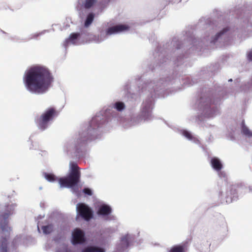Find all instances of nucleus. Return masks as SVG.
I'll return each instance as SVG.
<instances>
[{
    "label": "nucleus",
    "instance_id": "f257e3e1",
    "mask_svg": "<svg viewBox=\"0 0 252 252\" xmlns=\"http://www.w3.org/2000/svg\"><path fill=\"white\" fill-rule=\"evenodd\" d=\"M23 81L26 88L29 92L35 94H43L51 86L54 77L47 68L35 66L28 70Z\"/></svg>",
    "mask_w": 252,
    "mask_h": 252
},
{
    "label": "nucleus",
    "instance_id": "f03ea898",
    "mask_svg": "<svg viewBox=\"0 0 252 252\" xmlns=\"http://www.w3.org/2000/svg\"><path fill=\"white\" fill-rule=\"evenodd\" d=\"M12 214L11 207L5 206L0 209V227L2 232L6 233L5 235L0 237V252H10L11 250L16 249V241L14 239L10 243H9L10 233L11 228L8 225V218Z\"/></svg>",
    "mask_w": 252,
    "mask_h": 252
},
{
    "label": "nucleus",
    "instance_id": "7ed1b4c3",
    "mask_svg": "<svg viewBox=\"0 0 252 252\" xmlns=\"http://www.w3.org/2000/svg\"><path fill=\"white\" fill-rule=\"evenodd\" d=\"M81 172L80 168L75 163L70 164V171L67 177L61 178L59 182L61 187L73 188L80 182Z\"/></svg>",
    "mask_w": 252,
    "mask_h": 252
},
{
    "label": "nucleus",
    "instance_id": "20e7f679",
    "mask_svg": "<svg viewBox=\"0 0 252 252\" xmlns=\"http://www.w3.org/2000/svg\"><path fill=\"white\" fill-rule=\"evenodd\" d=\"M58 114L59 112L55 108H48L40 116L36 117L35 119V123L40 129L44 130Z\"/></svg>",
    "mask_w": 252,
    "mask_h": 252
},
{
    "label": "nucleus",
    "instance_id": "39448f33",
    "mask_svg": "<svg viewBox=\"0 0 252 252\" xmlns=\"http://www.w3.org/2000/svg\"><path fill=\"white\" fill-rule=\"evenodd\" d=\"M77 211L78 214L87 221L90 220L93 217V213L92 209L84 203L77 204Z\"/></svg>",
    "mask_w": 252,
    "mask_h": 252
},
{
    "label": "nucleus",
    "instance_id": "423d86ee",
    "mask_svg": "<svg viewBox=\"0 0 252 252\" xmlns=\"http://www.w3.org/2000/svg\"><path fill=\"white\" fill-rule=\"evenodd\" d=\"M85 242V234L80 229H75L72 233V242L74 245L83 244Z\"/></svg>",
    "mask_w": 252,
    "mask_h": 252
},
{
    "label": "nucleus",
    "instance_id": "0eeeda50",
    "mask_svg": "<svg viewBox=\"0 0 252 252\" xmlns=\"http://www.w3.org/2000/svg\"><path fill=\"white\" fill-rule=\"evenodd\" d=\"M129 29V26L126 25L119 24L108 28L106 33L107 35H111L127 31Z\"/></svg>",
    "mask_w": 252,
    "mask_h": 252
},
{
    "label": "nucleus",
    "instance_id": "6e6552de",
    "mask_svg": "<svg viewBox=\"0 0 252 252\" xmlns=\"http://www.w3.org/2000/svg\"><path fill=\"white\" fill-rule=\"evenodd\" d=\"M112 212L111 208L108 205L103 204L101 205L97 212L98 215L107 216Z\"/></svg>",
    "mask_w": 252,
    "mask_h": 252
},
{
    "label": "nucleus",
    "instance_id": "1a4fd4ad",
    "mask_svg": "<svg viewBox=\"0 0 252 252\" xmlns=\"http://www.w3.org/2000/svg\"><path fill=\"white\" fill-rule=\"evenodd\" d=\"M210 163L212 167L217 171H220L222 168V164L218 158L214 157L212 158Z\"/></svg>",
    "mask_w": 252,
    "mask_h": 252
},
{
    "label": "nucleus",
    "instance_id": "9d476101",
    "mask_svg": "<svg viewBox=\"0 0 252 252\" xmlns=\"http://www.w3.org/2000/svg\"><path fill=\"white\" fill-rule=\"evenodd\" d=\"M131 239L130 236L128 234H126L123 236L121 238L120 245L122 248H126L128 247L129 242Z\"/></svg>",
    "mask_w": 252,
    "mask_h": 252
},
{
    "label": "nucleus",
    "instance_id": "9b49d317",
    "mask_svg": "<svg viewBox=\"0 0 252 252\" xmlns=\"http://www.w3.org/2000/svg\"><path fill=\"white\" fill-rule=\"evenodd\" d=\"M187 250V246L185 244L177 245L171 247L168 252H186Z\"/></svg>",
    "mask_w": 252,
    "mask_h": 252
},
{
    "label": "nucleus",
    "instance_id": "f8f14e48",
    "mask_svg": "<svg viewBox=\"0 0 252 252\" xmlns=\"http://www.w3.org/2000/svg\"><path fill=\"white\" fill-rule=\"evenodd\" d=\"M241 132L245 136L248 137H252V132L245 126L244 121L242 123Z\"/></svg>",
    "mask_w": 252,
    "mask_h": 252
},
{
    "label": "nucleus",
    "instance_id": "ddd939ff",
    "mask_svg": "<svg viewBox=\"0 0 252 252\" xmlns=\"http://www.w3.org/2000/svg\"><path fill=\"white\" fill-rule=\"evenodd\" d=\"M82 252H104V250L99 247L91 246L86 248Z\"/></svg>",
    "mask_w": 252,
    "mask_h": 252
},
{
    "label": "nucleus",
    "instance_id": "4468645a",
    "mask_svg": "<svg viewBox=\"0 0 252 252\" xmlns=\"http://www.w3.org/2000/svg\"><path fill=\"white\" fill-rule=\"evenodd\" d=\"M43 232L45 234L51 233L54 230V226L52 224H49L42 227Z\"/></svg>",
    "mask_w": 252,
    "mask_h": 252
},
{
    "label": "nucleus",
    "instance_id": "2eb2a0df",
    "mask_svg": "<svg viewBox=\"0 0 252 252\" xmlns=\"http://www.w3.org/2000/svg\"><path fill=\"white\" fill-rule=\"evenodd\" d=\"M94 15L93 13L88 14L85 22V26L86 27H88L92 23L94 19Z\"/></svg>",
    "mask_w": 252,
    "mask_h": 252
},
{
    "label": "nucleus",
    "instance_id": "dca6fc26",
    "mask_svg": "<svg viewBox=\"0 0 252 252\" xmlns=\"http://www.w3.org/2000/svg\"><path fill=\"white\" fill-rule=\"evenodd\" d=\"M146 108H144L143 110V117L144 118V120H148L150 119L151 116V112L149 110H147Z\"/></svg>",
    "mask_w": 252,
    "mask_h": 252
},
{
    "label": "nucleus",
    "instance_id": "f3484780",
    "mask_svg": "<svg viewBox=\"0 0 252 252\" xmlns=\"http://www.w3.org/2000/svg\"><path fill=\"white\" fill-rule=\"evenodd\" d=\"M96 0H85L84 6L86 8H91L95 2Z\"/></svg>",
    "mask_w": 252,
    "mask_h": 252
},
{
    "label": "nucleus",
    "instance_id": "a211bd4d",
    "mask_svg": "<svg viewBox=\"0 0 252 252\" xmlns=\"http://www.w3.org/2000/svg\"><path fill=\"white\" fill-rule=\"evenodd\" d=\"M45 178L49 182H54L56 180V178L54 174L45 173Z\"/></svg>",
    "mask_w": 252,
    "mask_h": 252
},
{
    "label": "nucleus",
    "instance_id": "6ab92c4d",
    "mask_svg": "<svg viewBox=\"0 0 252 252\" xmlns=\"http://www.w3.org/2000/svg\"><path fill=\"white\" fill-rule=\"evenodd\" d=\"M228 30H229V29L228 28H224L222 31H221V32H220L216 34L215 39L212 41V42H215L216 41H217L218 39V38H219V37L220 36H221V35L224 34V32H227Z\"/></svg>",
    "mask_w": 252,
    "mask_h": 252
},
{
    "label": "nucleus",
    "instance_id": "aec40b11",
    "mask_svg": "<svg viewBox=\"0 0 252 252\" xmlns=\"http://www.w3.org/2000/svg\"><path fill=\"white\" fill-rule=\"evenodd\" d=\"M80 34L79 33H72L70 34L69 37V40L70 41H74L76 40L79 36Z\"/></svg>",
    "mask_w": 252,
    "mask_h": 252
},
{
    "label": "nucleus",
    "instance_id": "412c9836",
    "mask_svg": "<svg viewBox=\"0 0 252 252\" xmlns=\"http://www.w3.org/2000/svg\"><path fill=\"white\" fill-rule=\"evenodd\" d=\"M115 108L118 111H122L125 108V104L122 102H117L115 103Z\"/></svg>",
    "mask_w": 252,
    "mask_h": 252
},
{
    "label": "nucleus",
    "instance_id": "4be33fe9",
    "mask_svg": "<svg viewBox=\"0 0 252 252\" xmlns=\"http://www.w3.org/2000/svg\"><path fill=\"white\" fill-rule=\"evenodd\" d=\"M183 134L188 139L191 140L192 139V136L190 133L187 130H184L183 132Z\"/></svg>",
    "mask_w": 252,
    "mask_h": 252
},
{
    "label": "nucleus",
    "instance_id": "5701e85b",
    "mask_svg": "<svg viewBox=\"0 0 252 252\" xmlns=\"http://www.w3.org/2000/svg\"><path fill=\"white\" fill-rule=\"evenodd\" d=\"M83 192L88 195H92L93 194L92 191L91 189L89 188H84L83 190Z\"/></svg>",
    "mask_w": 252,
    "mask_h": 252
},
{
    "label": "nucleus",
    "instance_id": "b1692460",
    "mask_svg": "<svg viewBox=\"0 0 252 252\" xmlns=\"http://www.w3.org/2000/svg\"><path fill=\"white\" fill-rule=\"evenodd\" d=\"M219 176L221 178H224L225 179H227V176H226V174L224 173V172H220L219 173Z\"/></svg>",
    "mask_w": 252,
    "mask_h": 252
},
{
    "label": "nucleus",
    "instance_id": "393cba45",
    "mask_svg": "<svg viewBox=\"0 0 252 252\" xmlns=\"http://www.w3.org/2000/svg\"><path fill=\"white\" fill-rule=\"evenodd\" d=\"M248 57L249 60L252 61V51L249 53Z\"/></svg>",
    "mask_w": 252,
    "mask_h": 252
},
{
    "label": "nucleus",
    "instance_id": "a878e982",
    "mask_svg": "<svg viewBox=\"0 0 252 252\" xmlns=\"http://www.w3.org/2000/svg\"><path fill=\"white\" fill-rule=\"evenodd\" d=\"M95 122V119H93L91 122V125H92Z\"/></svg>",
    "mask_w": 252,
    "mask_h": 252
},
{
    "label": "nucleus",
    "instance_id": "bb28decb",
    "mask_svg": "<svg viewBox=\"0 0 252 252\" xmlns=\"http://www.w3.org/2000/svg\"><path fill=\"white\" fill-rule=\"evenodd\" d=\"M89 139L92 140V139H93V138H87V140H86V141H87V140H89Z\"/></svg>",
    "mask_w": 252,
    "mask_h": 252
},
{
    "label": "nucleus",
    "instance_id": "cd10ccee",
    "mask_svg": "<svg viewBox=\"0 0 252 252\" xmlns=\"http://www.w3.org/2000/svg\"><path fill=\"white\" fill-rule=\"evenodd\" d=\"M57 252H60L59 250H57Z\"/></svg>",
    "mask_w": 252,
    "mask_h": 252
}]
</instances>
